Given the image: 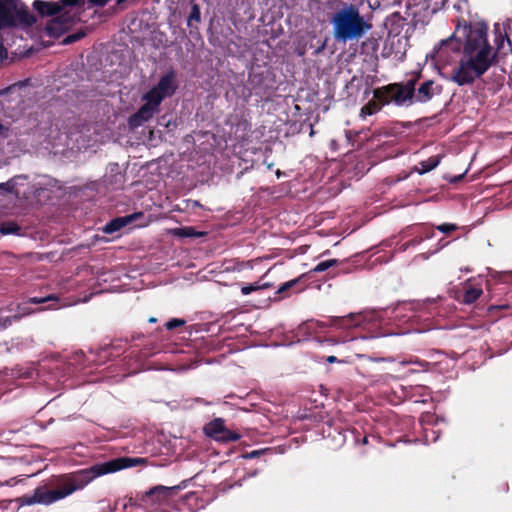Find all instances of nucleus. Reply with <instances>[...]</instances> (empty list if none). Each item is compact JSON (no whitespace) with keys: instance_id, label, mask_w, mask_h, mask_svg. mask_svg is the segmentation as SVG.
<instances>
[{"instance_id":"nucleus-1","label":"nucleus","mask_w":512,"mask_h":512,"mask_svg":"<svg viewBox=\"0 0 512 512\" xmlns=\"http://www.w3.org/2000/svg\"><path fill=\"white\" fill-rule=\"evenodd\" d=\"M485 24L458 25L452 35L441 40L431 51V58L439 66H446L452 55L460 52L463 57L451 72L441 75L458 86L469 85L480 78L493 63L495 52L487 40Z\"/></svg>"},{"instance_id":"nucleus-2","label":"nucleus","mask_w":512,"mask_h":512,"mask_svg":"<svg viewBox=\"0 0 512 512\" xmlns=\"http://www.w3.org/2000/svg\"><path fill=\"white\" fill-rule=\"evenodd\" d=\"M147 463L146 458L118 457L104 463L95 464L71 473L53 476L50 479L51 489L46 486L37 487L32 494H24L18 498L21 506L35 504L51 505L62 500L76 491L84 489L99 476L114 473L123 469L136 467Z\"/></svg>"},{"instance_id":"nucleus-3","label":"nucleus","mask_w":512,"mask_h":512,"mask_svg":"<svg viewBox=\"0 0 512 512\" xmlns=\"http://www.w3.org/2000/svg\"><path fill=\"white\" fill-rule=\"evenodd\" d=\"M330 22L334 39L342 43L358 41L372 29V24L355 4H344L337 9Z\"/></svg>"},{"instance_id":"nucleus-4","label":"nucleus","mask_w":512,"mask_h":512,"mask_svg":"<svg viewBox=\"0 0 512 512\" xmlns=\"http://www.w3.org/2000/svg\"><path fill=\"white\" fill-rule=\"evenodd\" d=\"M59 2L63 12L57 17L51 18L45 26L46 34L52 38H59L80 22L85 0H59Z\"/></svg>"},{"instance_id":"nucleus-5","label":"nucleus","mask_w":512,"mask_h":512,"mask_svg":"<svg viewBox=\"0 0 512 512\" xmlns=\"http://www.w3.org/2000/svg\"><path fill=\"white\" fill-rule=\"evenodd\" d=\"M185 487V481L174 486L156 485L140 495L141 509L156 511L160 506L166 504L170 498L175 496L179 490Z\"/></svg>"},{"instance_id":"nucleus-6","label":"nucleus","mask_w":512,"mask_h":512,"mask_svg":"<svg viewBox=\"0 0 512 512\" xmlns=\"http://www.w3.org/2000/svg\"><path fill=\"white\" fill-rule=\"evenodd\" d=\"M374 98L384 103L394 101L397 105L411 104L414 101V81L410 80L405 85L392 84L384 90L373 91Z\"/></svg>"},{"instance_id":"nucleus-7","label":"nucleus","mask_w":512,"mask_h":512,"mask_svg":"<svg viewBox=\"0 0 512 512\" xmlns=\"http://www.w3.org/2000/svg\"><path fill=\"white\" fill-rule=\"evenodd\" d=\"M20 0H0V30L15 27V11Z\"/></svg>"},{"instance_id":"nucleus-8","label":"nucleus","mask_w":512,"mask_h":512,"mask_svg":"<svg viewBox=\"0 0 512 512\" xmlns=\"http://www.w3.org/2000/svg\"><path fill=\"white\" fill-rule=\"evenodd\" d=\"M154 86L165 98L171 97L178 88L176 71L174 69L167 71Z\"/></svg>"},{"instance_id":"nucleus-9","label":"nucleus","mask_w":512,"mask_h":512,"mask_svg":"<svg viewBox=\"0 0 512 512\" xmlns=\"http://www.w3.org/2000/svg\"><path fill=\"white\" fill-rule=\"evenodd\" d=\"M34 10L41 16V17H57L60 15L62 10V5L59 1H44V0H35L32 4Z\"/></svg>"},{"instance_id":"nucleus-10","label":"nucleus","mask_w":512,"mask_h":512,"mask_svg":"<svg viewBox=\"0 0 512 512\" xmlns=\"http://www.w3.org/2000/svg\"><path fill=\"white\" fill-rule=\"evenodd\" d=\"M158 111L149 104H143L134 114L128 118V125L131 129L142 126L149 121Z\"/></svg>"},{"instance_id":"nucleus-11","label":"nucleus","mask_w":512,"mask_h":512,"mask_svg":"<svg viewBox=\"0 0 512 512\" xmlns=\"http://www.w3.org/2000/svg\"><path fill=\"white\" fill-rule=\"evenodd\" d=\"M440 93L439 86L435 85L432 80L423 82L417 89L414 88V101L425 103L432 99L436 94Z\"/></svg>"},{"instance_id":"nucleus-12","label":"nucleus","mask_w":512,"mask_h":512,"mask_svg":"<svg viewBox=\"0 0 512 512\" xmlns=\"http://www.w3.org/2000/svg\"><path fill=\"white\" fill-rule=\"evenodd\" d=\"M15 27H31L33 26L37 19L36 17L29 11L28 7L20 1V4H17V9L15 11Z\"/></svg>"},{"instance_id":"nucleus-13","label":"nucleus","mask_w":512,"mask_h":512,"mask_svg":"<svg viewBox=\"0 0 512 512\" xmlns=\"http://www.w3.org/2000/svg\"><path fill=\"white\" fill-rule=\"evenodd\" d=\"M143 217L142 212H136L124 217H118L113 220H111L109 223L106 224L104 231L106 233H113L116 231H119L121 228L127 226L128 224H131L136 219Z\"/></svg>"},{"instance_id":"nucleus-14","label":"nucleus","mask_w":512,"mask_h":512,"mask_svg":"<svg viewBox=\"0 0 512 512\" xmlns=\"http://www.w3.org/2000/svg\"><path fill=\"white\" fill-rule=\"evenodd\" d=\"M225 427V421L222 418H215L210 422L206 423L203 427L204 434L211 438L215 439L222 429Z\"/></svg>"},{"instance_id":"nucleus-15","label":"nucleus","mask_w":512,"mask_h":512,"mask_svg":"<svg viewBox=\"0 0 512 512\" xmlns=\"http://www.w3.org/2000/svg\"><path fill=\"white\" fill-rule=\"evenodd\" d=\"M165 99V96L162 95L155 86H153L150 90H148L143 95V100H145V104H149V106L153 107L157 111H159V106L162 101Z\"/></svg>"},{"instance_id":"nucleus-16","label":"nucleus","mask_w":512,"mask_h":512,"mask_svg":"<svg viewBox=\"0 0 512 512\" xmlns=\"http://www.w3.org/2000/svg\"><path fill=\"white\" fill-rule=\"evenodd\" d=\"M440 161H441L440 155L432 156V157L428 158L427 160L421 161L418 164V166L415 167V170L419 174L427 173V172L433 170L434 168H436L439 165Z\"/></svg>"},{"instance_id":"nucleus-17","label":"nucleus","mask_w":512,"mask_h":512,"mask_svg":"<svg viewBox=\"0 0 512 512\" xmlns=\"http://www.w3.org/2000/svg\"><path fill=\"white\" fill-rule=\"evenodd\" d=\"M241 438V434L228 429L226 426L222 429L219 435L214 439L220 443L236 442Z\"/></svg>"},{"instance_id":"nucleus-18","label":"nucleus","mask_w":512,"mask_h":512,"mask_svg":"<svg viewBox=\"0 0 512 512\" xmlns=\"http://www.w3.org/2000/svg\"><path fill=\"white\" fill-rule=\"evenodd\" d=\"M173 235L181 238H192L200 237L203 233L195 231L193 227L186 226L173 229Z\"/></svg>"},{"instance_id":"nucleus-19","label":"nucleus","mask_w":512,"mask_h":512,"mask_svg":"<svg viewBox=\"0 0 512 512\" xmlns=\"http://www.w3.org/2000/svg\"><path fill=\"white\" fill-rule=\"evenodd\" d=\"M21 227L14 221H4L0 223V233L2 235H19Z\"/></svg>"},{"instance_id":"nucleus-20","label":"nucleus","mask_w":512,"mask_h":512,"mask_svg":"<svg viewBox=\"0 0 512 512\" xmlns=\"http://www.w3.org/2000/svg\"><path fill=\"white\" fill-rule=\"evenodd\" d=\"M381 109V106L374 100L369 101L360 110V117L365 119L367 116L373 115Z\"/></svg>"},{"instance_id":"nucleus-21","label":"nucleus","mask_w":512,"mask_h":512,"mask_svg":"<svg viewBox=\"0 0 512 512\" xmlns=\"http://www.w3.org/2000/svg\"><path fill=\"white\" fill-rule=\"evenodd\" d=\"M482 294V290L480 288L470 287L465 291L463 301L466 304H471L475 302L480 295Z\"/></svg>"},{"instance_id":"nucleus-22","label":"nucleus","mask_w":512,"mask_h":512,"mask_svg":"<svg viewBox=\"0 0 512 512\" xmlns=\"http://www.w3.org/2000/svg\"><path fill=\"white\" fill-rule=\"evenodd\" d=\"M201 21V11L200 6L197 3H193L191 6V11L188 17V26H192L193 22L200 23Z\"/></svg>"},{"instance_id":"nucleus-23","label":"nucleus","mask_w":512,"mask_h":512,"mask_svg":"<svg viewBox=\"0 0 512 512\" xmlns=\"http://www.w3.org/2000/svg\"><path fill=\"white\" fill-rule=\"evenodd\" d=\"M85 36H86V31L81 29V30L77 31L76 33H72V34L67 35L62 40V44L63 45H69V44L75 43V42L83 39Z\"/></svg>"},{"instance_id":"nucleus-24","label":"nucleus","mask_w":512,"mask_h":512,"mask_svg":"<svg viewBox=\"0 0 512 512\" xmlns=\"http://www.w3.org/2000/svg\"><path fill=\"white\" fill-rule=\"evenodd\" d=\"M270 285L268 283H263V284H259V283H255V284H249V285H246V286H243L241 288V292L243 295H248L254 291H257V290H261V289H265V288H268Z\"/></svg>"},{"instance_id":"nucleus-25","label":"nucleus","mask_w":512,"mask_h":512,"mask_svg":"<svg viewBox=\"0 0 512 512\" xmlns=\"http://www.w3.org/2000/svg\"><path fill=\"white\" fill-rule=\"evenodd\" d=\"M338 264V260L336 259H329L319 262L313 269L314 272H323L329 269L332 266H335Z\"/></svg>"},{"instance_id":"nucleus-26","label":"nucleus","mask_w":512,"mask_h":512,"mask_svg":"<svg viewBox=\"0 0 512 512\" xmlns=\"http://www.w3.org/2000/svg\"><path fill=\"white\" fill-rule=\"evenodd\" d=\"M140 495L141 494H137L136 497H132V496L126 497L125 499L127 501L125 503H123V509H127V507H129V506L141 509Z\"/></svg>"},{"instance_id":"nucleus-27","label":"nucleus","mask_w":512,"mask_h":512,"mask_svg":"<svg viewBox=\"0 0 512 512\" xmlns=\"http://www.w3.org/2000/svg\"><path fill=\"white\" fill-rule=\"evenodd\" d=\"M58 299L53 296V295H49V296H46V297H30L28 299V303L30 304H43V303H46V302H49V301H57Z\"/></svg>"},{"instance_id":"nucleus-28","label":"nucleus","mask_w":512,"mask_h":512,"mask_svg":"<svg viewBox=\"0 0 512 512\" xmlns=\"http://www.w3.org/2000/svg\"><path fill=\"white\" fill-rule=\"evenodd\" d=\"M185 323L186 322L183 319L172 318V319H170L169 321H167L165 323V328L167 330H174V329H176L178 327L183 326Z\"/></svg>"},{"instance_id":"nucleus-29","label":"nucleus","mask_w":512,"mask_h":512,"mask_svg":"<svg viewBox=\"0 0 512 512\" xmlns=\"http://www.w3.org/2000/svg\"><path fill=\"white\" fill-rule=\"evenodd\" d=\"M265 452H266V449L254 450V451L247 452V453L243 454V458H245V459L256 458V457H259L260 455H262Z\"/></svg>"},{"instance_id":"nucleus-30","label":"nucleus","mask_w":512,"mask_h":512,"mask_svg":"<svg viewBox=\"0 0 512 512\" xmlns=\"http://www.w3.org/2000/svg\"><path fill=\"white\" fill-rule=\"evenodd\" d=\"M437 229L443 233H449L457 229L455 224H441L437 227Z\"/></svg>"},{"instance_id":"nucleus-31","label":"nucleus","mask_w":512,"mask_h":512,"mask_svg":"<svg viewBox=\"0 0 512 512\" xmlns=\"http://www.w3.org/2000/svg\"><path fill=\"white\" fill-rule=\"evenodd\" d=\"M0 188L6 190L7 192H13L15 189L14 179H11L5 183H1Z\"/></svg>"},{"instance_id":"nucleus-32","label":"nucleus","mask_w":512,"mask_h":512,"mask_svg":"<svg viewBox=\"0 0 512 512\" xmlns=\"http://www.w3.org/2000/svg\"><path fill=\"white\" fill-rule=\"evenodd\" d=\"M109 0H88V4L90 7H104Z\"/></svg>"},{"instance_id":"nucleus-33","label":"nucleus","mask_w":512,"mask_h":512,"mask_svg":"<svg viewBox=\"0 0 512 512\" xmlns=\"http://www.w3.org/2000/svg\"><path fill=\"white\" fill-rule=\"evenodd\" d=\"M74 358H75V363L80 364V365H85V361H84L85 355L82 351L75 353Z\"/></svg>"},{"instance_id":"nucleus-34","label":"nucleus","mask_w":512,"mask_h":512,"mask_svg":"<svg viewBox=\"0 0 512 512\" xmlns=\"http://www.w3.org/2000/svg\"><path fill=\"white\" fill-rule=\"evenodd\" d=\"M286 291H288V281L282 283L276 293L280 294V293H285Z\"/></svg>"},{"instance_id":"nucleus-35","label":"nucleus","mask_w":512,"mask_h":512,"mask_svg":"<svg viewBox=\"0 0 512 512\" xmlns=\"http://www.w3.org/2000/svg\"><path fill=\"white\" fill-rule=\"evenodd\" d=\"M5 57H7V49L2 43H0V59H3Z\"/></svg>"},{"instance_id":"nucleus-36","label":"nucleus","mask_w":512,"mask_h":512,"mask_svg":"<svg viewBox=\"0 0 512 512\" xmlns=\"http://www.w3.org/2000/svg\"><path fill=\"white\" fill-rule=\"evenodd\" d=\"M496 30L499 32V36L501 37V41H500V43H499V45H498V49H500V48L502 47V45H503V42L505 41V37H504V36H502V33H501V31L499 30V27H496Z\"/></svg>"},{"instance_id":"nucleus-37","label":"nucleus","mask_w":512,"mask_h":512,"mask_svg":"<svg viewBox=\"0 0 512 512\" xmlns=\"http://www.w3.org/2000/svg\"><path fill=\"white\" fill-rule=\"evenodd\" d=\"M337 361V358L335 356H328L327 357V362L329 363H334Z\"/></svg>"},{"instance_id":"nucleus-38","label":"nucleus","mask_w":512,"mask_h":512,"mask_svg":"<svg viewBox=\"0 0 512 512\" xmlns=\"http://www.w3.org/2000/svg\"><path fill=\"white\" fill-rule=\"evenodd\" d=\"M101 354H103V356H104V357H107V355H108V349H107V348L103 349V350L101 351Z\"/></svg>"},{"instance_id":"nucleus-39","label":"nucleus","mask_w":512,"mask_h":512,"mask_svg":"<svg viewBox=\"0 0 512 512\" xmlns=\"http://www.w3.org/2000/svg\"><path fill=\"white\" fill-rule=\"evenodd\" d=\"M6 130L5 126L0 123V134H2Z\"/></svg>"},{"instance_id":"nucleus-40","label":"nucleus","mask_w":512,"mask_h":512,"mask_svg":"<svg viewBox=\"0 0 512 512\" xmlns=\"http://www.w3.org/2000/svg\"><path fill=\"white\" fill-rule=\"evenodd\" d=\"M156 321H157V319H156V318H154V317H151V318L149 319V322H151V323H155Z\"/></svg>"},{"instance_id":"nucleus-41","label":"nucleus","mask_w":512,"mask_h":512,"mask_svg":"<svg viewBox=\"0 0 512 512\" xmlns=\"http://www.w3.org/2000/svg\"><path fill=\"white\" fill-rule=\"evenodd\" d=\"M117 504H118V502H116V503H115V506H113V509H112L113 511H115V510H116V506H117Z\"/></svg>"},{"instance_id":"nucleus-42","label":"nucleus","mask_w":512,"mask_h":512,"mask_svg":"<svg viewBox=\"0 0 512 512\" xmlns=\"http://www.w3.org/2000/svg\"><path fill=\"white\" fill-rule=\"evenodd\" d=\"M369 93H370V90H369V89H367V90L365 91V94H366V95H368Z\"/></svg>"},{"instance_id":"nucleus-43","label":"nucleus","mask_w":512,"mask_h":512,"mask_svg":"<svg viewBox=\"0 0 512 512\" xmlns=\"http://www.w3.org/2000/svg\"><path fill=\"white\" fill-rule=\"evenodd\" d=\"M293 286V282L290 281L289 287L291 288Z\"/></svg>"}]
</instances>
